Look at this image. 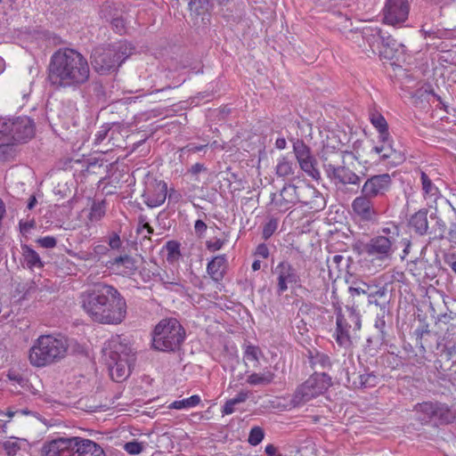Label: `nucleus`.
<instances>
[{
	"instance_id": "21",
	"label": "nucleus",
	"mask_w": 456,
	"mask_h": 456,
	"mask_svg": "<svg viewBox=\"0 0 456 456\" xmlns=\"http://www.w3.org/2000/svg\"><path fill=\"white\" fill-rule=\"evenodd\" d=\"M384 32L378 27H367L362 30V37L365 40L372 53L379 51V45H382Z\"/></svg>"
},
{
	"instance_id": "44",
	"label": "nucleus",
	"mask_w": 456,
	"mask_h": 456,
	"mask_svg": "<svg viewBox=\"0 0 456 456\" xmlns=\"http://www.w3.org/2000/svg\"><path fill=\"white\" fill-rule=\"evenodd\" d=\"M144 230L147 231L148 234L153 233V228L147 222V217L145 216L141 215L138 217L137 232L142 233Z\"/></svg>"
},
{
	"instance_id": "58",
	"label": "nucleus",
	"mask_w": 456,
	"mask_h": 456,
	"mask_svg": "<svg viewBox=\"0 0 456 456\" xmlns=\"http://www.w3.org/2000/svg\"><path fill=\"white\" fill-rule=\"evenodd\" d=\"M195 232L202 233L207 230V224L202 220H197L194 224Z\"/></svg>"
},
{
	"instance_id": "38",
	"label": "nucleus",
	"mask_w": 456,
	"mask_h": 456,
	"mask_svg": "<svg viewBox=\"0 0 456 456\" xmlns=\"http://www.w3.org/2000/svg\"><path fill=\"white\" fill-rule=\"evenodd\" d=\"M22 442L17 438H12L3 444V448L8 456H15L21 449Z\"/></svg>"
},
{
	"instance_id": "36",
	"label": "nucleus",
	"mask_w": 456,
	"mask_h": 456,
	"mask_svg": "<svg viewBox=\"0 0 456 456\" xmlns=\"http://www.w3.org/2000/svg\"><path fill=\"white\" fill-rule=\"evenodd\" d=\"M311 364L314 368L327 369L331 366L329 355L324 353L316 352L310 357Z\"/></svg>"
},
{
	"instance_id": "55",
	"label": "nucleus",
	"mask_w": 456,
	"mask_h": 456,
	"mask_svg": "<svg viewBox=\"0 0 456 456\" xmlns=\"http://www.w3.org/2000/svg\"><path fill=\"white\" fill-rule=\"evenodd\" d=\"M167 248L170 255H179V245L175 241H168L167 244Z\"/></svg>"
},
{
	"instance_id": "17",
	"label": "nucleus",
	"mask_w": 456,
	"mask_h": 456,
	"mask_svg": "<svg viewBox=\"0 0 456 456\" xmlns=\"http://www.w3.org/2000/svg\"><path fill=\"white\" fill-rule=\"evenodd\" d=\"M167 193V185L164 181L148 179L142 193L143 201L150 208L159 207L165 202Z\"/></svg>"
},
{
	"instance_id": "13",
	"label": "nucleus",
	"mask_w": 456,
	"mask_h": 456,
	"mask_svg": "<svg viewBox=\"0 0 456 456\" xmlns=\"http://www.w3.org/2000/svg\"><path fill=\"white\" fill-rule=\"evenodd\" d=\"M392 184V176L388 173L373 175L363 182L360 192L373 200H380L390 191Z\"/></svg>"
},
{
	"instance_id": "51",
	"label": "nucleus",
	"mask_w": 456,
	"mask_h": 456,
	"mask_svg": "<svg viewBox=\"0 0 456 456\" xmlns=\"http://www.w3.org/2000/svg\"><path fill=\"white\" fill-rule=\"evenodd\" d=\"M251 393L249 391L241 390L235 397L232 398L231 401L235 404L244 403Z\"/></svg>"
},
{
	"instance_id": "48",
	"label": "nucleus",
	"mask_w": 456,
	"mask_h": 456,
	"mask_svg": "<svg viewBox=\"0 0 456 456\" xmlns=\"http://www.w3.org/2000/svg\"><path fill=\"white\" fill-rule=\"evenodd\" d=\"M38 244L45 248H53L56 246V239L52 236H46L37 240Z\"/></svg>"
},
{
	"instance_id": "40",
	"label": "nucleus",
	"mask_w": 456,
	"mask_h": 456,
	"mask_svg": "<svg viewBox=\"0 0 456 456\" xmlns=\"http://www.w3.org/2000/svg\"><path fill=\"white\" fill-rule=\"evenodd\" d=\"M28 96H29V92L24 93L20 99H19L18 96H15V98L13 99V105L16 108L15 110L17 112L18 111H29L30 112V111L36 110L35 107H33V106H29V107L26 108V104L24 103V102L28 101Z\"/></svg>"
},
{
	"instance_id": "20",
	"label": "nucleus",
	"mask_w": 456,
	"mask_h": 456,
	"mask_svg": "<svg viewBox=\"0 0 456 456\" xmlns=\"http://www.w3.org/2000/svg\"><path fill=\"white\" fill-rule=\"evenodd\" d=\"M298 184L288 183L283 186L278 195L273 198V202L280 211H287L298 203Z\"/></svg>"
},
{
	"instance_id": "7",
	"label": "nucleus",
	"mask_w": 456,
	"mask_h": 456,
	"mask_svg": "<svg viewBox=\"0 0 456 456\" xmlns=\"http://www.w3.org/2000/svg\"><path fill=\"white\" fill-rule=\"evenodd\" d=\"M185 330L175 318L161 320L152 331V347L161 352H175L183 344Z\"/></svg>"
},
{
	"instance_id": "33",
	"label": "nucleus",
	"mask_w": 456,
	"mask_h": 456,
	"mask_svg": "<svg viewBox=\"0 0 456 456\" xmlns=\"http://www.w3.org/2000/svg\"><path fill=\"white\" fill-rule=\"evenodd\" d=\"M274 378V374L271 371L264 373H252L247 378V382L252 386L268 385Z\"/></svg>"
},
{
	"instance_id": "37",
	"label": "nucleus",
	"mask_w": 456,
	"mask_h": 456,
	"mask_svg": "<svg viewBox=\"0 0 456 456\" xmlns=\"http://www.w3.org/2000/svg\"><path fill=\"white\" fill-rule=\"evenodd\" d=\"M436 403L432 402H424L422 403H418L415 406V410L419 412H421L425 415L424 420L428 421L435 418Z\"/></svg>"
},
{
	"instance_id": "63",
	"label": "nucleus",
	"mask_w": 456,
	"mask_h": 456,
	"mask_svg": "<svg viewBox=\"0 0 456 456\" xmlns=\"http://www.w3.org/2000/svg\"><path fill=\"white\" fill-rule=\"evenodd\" d=\"M286 144L287 142L284 138H278L275 142L276 147L280 150L285 149Z\"/></svg>"
},
{
	"instance_id": "47",
	"label": "nucleus",
	"mask_w": 456,
	"mask_h": 456,
	"mask_svg": "<svg viewBox=\"0 0 456 456\" xmlns=\"http://www.w3.org/2000/svg\"><path fill=\"white\" fill-rule=\"evenodd\" d=\"M207 168L203 164L196 163L192 165L191 167L188 170V174L191 175L195 181H199V174L205 172Z\"/></svg>"
},
{
	"instance_id": "45",
	"label": "nucleus",
	"mask_w": 456,
	"mask_h": 456,
	"mask_svg": "<svg viewBox=\"0 0 456 456\" xmlns=\"http://www.w3.org/2000/svg\"><path fill=\"white\" fill-rule=\"evenodd\" d=\"M396 154V151L393 149L390 137L387 140V142L384 143L383 152H382V159L386 160L393 158Z\"/></svg>"
},
{
	"instance_id": "3",
	"label": "nucleus",
	"mask_w": 456,
	"mask_h": 456,
	"mask_svg": "<svg viewBox=\"0 0 456 456\" xmlns=\"http://www.w3.org/2000/svg\"><path fill=\"white\" fill-rule=\"evenodd\" d=\"M42 456H106L95 442L80 436H61L45 442Z\"/></svg>"
},
{
	"instance_id": "25",
	"label": "nucleus",
	"mask_w": 456,
	"mask_h": 456,
	"mask_svg": "<svg viewBox=\"0 0 456 456\" xmlns=\"http://www.w3.org/2000/svg\"><path fill=\"white\" fill-rule=\"evenodd\" d=\"M382 46L385 47L384 52L379 51L381 54H384L386 58L392 59L396 57V53L401 49L402 52H404L405 45L402 43H398L395 38H393L390 35L384 33Z\"/></svg>"
},
{
	"instance_id": "56",
	"label": "nucleus",
	"mask_w": 456,
	"mask_h": 456,
	"mask_svg": "<svg viewBox=\"0 0 456 456\" xmlns=\"http://www.w3.org/2000/svg\"><path fill=\"white\" fill-rule=\"evenodd\" d=\"M235 404L230 400L224 403L222 412L223 414L229 415L234 412Z\"/></svg>"
},
{
	"instance_id": "15",
	"label": "nucleus",
	"mask_w": 456,
	"mask_h": 456,
	"mask_svg": "<svg viewBox=\"0 0 456 456\" xmlns=\"http://www.w3.org/2000/svg\"><path fill=\"white\" fill-rule=\"evenodd\" d=\"M324 169L328 177L337 186L354 185L359 187L361 184V177L347 167L326 163Z\"/></svg>"
},
{
	"instance_id": "53",
	"label": "nucleus",
	"mask_w": 456,
	"mask_h": 456,
	"mask_svg": "<svg viewBox=\"0 0 456 456\" xmlns=\"http://www.w3.org/2000/svg\"><path fill=\"white\" fill-rule=\"evenodd\" d=\"M446 230V225L444 222H443L441 219H438L436 221V228L435 229L436 237L439 239H443L444 237Z\"/></svg>"
},
{
	"instance_id": "16",
	"label": "nucleus",
	"mask_w": 456,
	"mask_h": 456,
	"mask_svg": "<svg viewBox=\"0 0 456 456\" xmlns=\"http://www.w3.org/2000/svg\"><path fill=\"white\" fill-rule=\"evenodd\" d=\"M351 208L354 216L362 222H374L379 216L375 200L362 192L354 199Z\"/></svg>"
},
{
	"instance_id": "1",
	"label": "nucleus",
	"mask_w": 456,
	"mask_h": 456,
	"mask_svg": "<svg viewBox=\"0 0 456 456\" xmlns=\"http://www.w3.org/2000/svg\"><path fill=\"white\" fill-rule=\"evenodd\" d=\"M82 307L95 322L117 325L126 316V302L118 290L107 284H98L82 295Z\"/></svg>"
},
{
	"instance_id": "46",
	"label": "nucleus",
	"mask_w": 456,
	"mask_h": 456,
	"mask_svg": "<svg viewBox=\"0 0 456 456\" xmlns=\"http://www.w3.org/2000/svg\"><path fill=\"white\" fill-rule=\"evenodd\" d=\"M277 229V221L270 220L263 229V236L265 239H268Z\"/></svg>"
},
{
	"instance_id": "26",
	"label": "nucleus",
	"mask_w": 456,
	"mask_h": 456,
	"mask_svg": "<svg viewBox=\"0 0 456 456\" xmlns=\"http://www.w3.org/2000/svg\"><path fill=\"white\" fill-rule=\"evenodd\" d=\"M352 384L355 388L374 387L379 383V378L372 372L363 374H353Z\"/></svg>"
},
{
	"instance_id": "24",
	"label": "nucleus",
	"mask_w": 456,
	"mask_h": 456,
	"mask_svg": "<svg viewBox=\"0 0 456 456\" xmlns=\"http://www.w3.org/2000/svg\"><path fill=\"white\" fill-rule=\"evenodd\" d=\"M387 289L386 286H379L375 284L374 289L367 295L368 304L370 305H375L381 310L386 308V305L388 302L387 300Z\"/></svg>"
},
{
	"instance_id": "14",
	"label": "nucleus",
	"mask_w": 456,
	"mask_h": 456,
	"mask_svg": "<svg viewBox=\"0 0 456 456\" xmlns=\"http://www.w3.org/2000/svg\"><path fill=\"white\" fill-rule=\"evenodd\" d=\"M410 12L408 0H387L383 8V22L396 26L407 20Z\"/></svg>"
},
{
	"instance_id": "34",
	"label": "nucleus",
	"mask_w": 456,
	"mask_h": 456,
	"mask_svg": "<svg viewBox=\"0 0 456 456\" xmlns=\"http://www.w3.org/2000/svg\"><path fill=\"white\" fill-rule=\"evenodd\" d=\"M261 354V350L259 347L248 345L245 347L243 359L246 363H251V365L255 368L259 365V355Z\"/></svg>"
},
{
	"instance_id": "12",
	"label": "nucleus",
	"mask_w": 456,
	"mask_h": 456,
	"mask_svg": "<svg viewBox=\"0 0 456 456\" xmlns=\"http://www.w3.org/2000/svg\"><path fill=\"white\" fill-rule=\"evenodd\" d=\"M276 279L277 290L280 296L289 288L300 287L301 278L297 270L288 261L280 262L273 270Z\"/></svg>"
},
{
	"instance_id": "22",
	"label": "nucleus",
	"mask_w": 456,
	"mask_h": 456,
	"mask_svg": "<svg viewBox=\"0 0 456 456\" xmlns=\"http://www.w3.org/2000/svg\"><path fill=\"white\" fill-rule=\"evenodd\" d=\"M226 263L225 255H219L208 264L207 272L215 281H219L224 278Z\"/></svg>"
},
{
	"instance_id": "35",
	"label": "nucleus",
	"mask_w": 456,
	"mask_h": 456,
	"mask_svg": "<svg viewBox=\"0 0 456 456\" xmlns=\"http://www.w3.org/2000/svg\"><path fill=\"white\" fill-rule=\"evenodd\" d=\"M200 397L197 395H191V397L173 402L169 405V408L176 410L192 408L200 404Z\"/></svg>"
},
{
	"instance_id": "62",
	"label": "nucleus",
	"mask_w": 456,
	"mask_h": 456,
	"mask_svg": "<svg viewBox=\"0 0 456 456\" xmlns=\"http://www.w3.org/2000/svg\"><path fill=\"white\" fill-rule=\"evenodd\" d=\"M265 452L269 456H274L277 453V448L273 444H270L265 446Z\"/></svg>"
},
{
	"instance_id": "6",
	"label": "nucleus",
	"mask_w": 456,
	"mask_h": 456,
	"mask_svg": "<svg viewBox=\"0 0 456 456\" xmlns=\"http://www.w3.org/2000/svg\"><path fill=\"white\" fill-rule=\"evenodd\" d=\"M134 52L132 44L120 41L108 46L97 47L91 56V63L100 75L115 72Z\"/></svg>"
},
{
	"instance_id": "9",
	"label": "nucleus",
	"mask_w": 456,
	"mask_h": 456,
	"mask_svg": "<svg viewBox=\"0 0 456 456\" xmlns=\"http://www.w3.org/2000/svg\"><path fill=\"white\" fill-rule=\"evenodd\" d=\"M336 325L337 343L340 346L348 348L361 329V316L354 307L346 306L345 312L338 308L336 313Z\"/></svg>"
},
{
	"instance_id": "18",
	"label": "nucleus",
	"mask_w": 456,
	"mask_h": 456,
	"mask_svg": "<svg viewBox=\"0 0 456 456\" xmlns=\"http://www.w3.org/2000/svg\"><path fill=\"white\" fill-rule=\"evenodd\" d=\"M293 150L301 169L309 176L318 178L320 173L315 167V159L311 155L309 147L303 141L297 140L293 144Z\"/></svg>"
},
{
	"instance_id": "28",
	"label": "nucleus",
	"mask_w": 456,
	"mask_h": 456,
	"mask_svg": "<svg viewBox=\"0 0 456 456\" xmlns=\"http://www.w3.org/2000/svg\"><path fill=\"white\" fill-rule=\"evenodd\" d=\"M420 178L425 199L429 200L431 202H436L439 197L438 188L432 183L425 172H421Z\"/></svg>"
},
{
	"instance_id": "5",
	"label": "nucleus",
	"mask_w": 456,
	"mask_h": 456,
	"mask_svg": "<svg viewBox=\"0 0 456 456\" xmlns=\"http://www.w3.org/2000/svg\"><path fill=\"white\" fill-rule=\"evenodd\" d=\"M105 363L114 381L125 380L131 371L134 354L126 339L117 337L108 342L102 349Z\"/></svg>"
},
{
	"instance_id": "59",
	"label": "nucleus",
	"mask_w": 456,
	"mask_h": 456,
	"mask_svg": "<svg viewBox=\"0 0 456 456\" xmlns=\"http://www.w3.org/2000/svg\"><path fill=\"white\" fill-rule=\"evenodd\" d=\"M207 145H195V144H188L186 147H184L183 150H187L191 152H198L205 149Z\"/></svg>"
},
{
	"instance_id": "23",
	"label": "nucleus",
	"mask_w": 456,
	"mask_h": 456,
	"mask_svg": "<svg viewBox=\"0 0 456 456\" xmlns=\"http://www.w3.org/2000/svg\"><path fill=\"white\" fill-rule=\"evenodd\" d=\"M110 263L126 276L133 275L138 268L135 259L128 255L115 257Z\"/></svg>"
},
{
	"instance_id": "29",
	"label": "nucleus",
	"mask_w": 456,
	"mask_h": 456,
	"mask_svg": "<svg viewBox=\"0 0 456 456\" xmlns=\"http://www.w3.org/2000/svg\"><path fill=\"white\" fill-rule=\"evenodd\" d=\"M21 248L23 264L28 268L33 269L36 267L40 268L43 266L39 255L34 249L27 245H23Z\"/></svg>"
},
{
	"instance_id": "42",
	"label": "nucleus",
	"mask_w": 456,
	"mask_h": 456,
	"mask_svg": "<svg viewBox=\"0 0 456 456\" xmlns=\"http://www.w3.org/2000/svg\"><path fill=\"white\" fill-rule=\"evenodd\" d=\"M105 215V206L104 203H94L90 211V219L92 221H99L101 220Z\"/></svg>"
},
{
	"instance_id": "64",
	"label": "nucleus",
	"mask_w": 456,
	"mask_h": 456,
	"mask_svg": "<svg viewBox=\"0 0 456 456\" xmlns=\"http://www.w3.org/2000/svg\"><path fill=\"white\" fill-rule=\"evenodd\" d=\"M107 248L103 245H97L94 247V251L96 254H105L107 252Z\"/></svg>"
},
{
	"instance_id": "32",
	"label": "nucleus",
	"mask_w": 456,
	"mask_h": 456,
	"mask_svg": "<svg viewBox=\"0 0 456 456\" xmlns=\"http://www.w3.org/2000/svg\"><path fill=\"white\" fill-rule=\"evenodd\" d=\"M434 419L441 424H448L455 419V414L446 404L436 403Z\"/></svg>"
},
{
	"instance_id": "52",
	"label": "nucleus",
	"mask_w": 456,
	"mask_h": 456,
	"mask_svg": "<svg viewBox=\"0 0 456 456\" xmlns=\"http://www.w3.org/2000/svg\"><path fill=\"white\" fill-rule=\"evenodd\" d=\"M444 263L452 268V270L456 273V254L450 253L444 255Z\"/></svg>"
},
{
	"instance_id": "60",
	"label": "nucleus",
	"mask_w": 456,
	"mask_h": 456,
	"mask_svg": "<svg viewBox=\"0 0 456 456\" xmlns=\"http://www.w3.org/2000/svg\"><path fill=\"white\" fill-rule=\"evenodd\" d=\"M159 281L163 283V284H171V285H175V286H182L180 284V282L178 281V280H175V279H173V280H170L168 278V275H166V278L163 277V276H159Z\"/></svg>"
},
{
	"instance_id": "2",
	"label": "nucleus",
	"mask_w": 456,
	"mask_h": 456,
	"mask_svg": "<svg viewBox=\"0 0 456 456\" xmlns=\"http://www.w3.org/2000/svg\"><path fill=\"white\" fill-rule=\"evenodd\" d=\"M49 81L57 86H76L89 79L90 68L86 57L79 52L66 48L58 50L51 58L48 69Z\"/></svg>"
},
{
	"instance_id": "43",
	"label": "nucleus",
	"mask_w": 456,
	"mask_h": 456,
	"mask_svg": "<svg viewBox=\"0 0 456 456\" xmlns=\"http://www.w3.org/2000/svg\"><path fill=\"white\" fill-rule=\"evenodd\" d=\"M124 449L129 454L136 455L142 452L143 445L139 442L131 441L125 444Z\"/></svg>"
},
{
	"instance_id": "57",
	"label": "nucleus",
	"mask_w": 456,
	"mask_h": 456,
	"mask_svg": "<svg viewBox=\"0 0 456 456\" xmlns=\"http://www.w3.org/2000/svg\"><path fill=\"white\" fill-rule=\"evenodd\" d=\"M344 260V256L341 255H334L330 259H328L329 267L332 265H335L336 267H338L340 263Z\"/></svg>"
},
{
	"instance_id": "19",
	"label": "nucleus",
	"mask_w": 456,
	"mask_h": 456,
	"mask_svg": "<svg viewBox=\"0 0 456 456\" xmlns=\"http://www.w3.org/2000/svg\"><path fill=\"white\" fill-rule=\"evenodd\" d=\"M297 193L298 203H302L313 211H320L326 205L323 196L312 185L305 183H299Z\"/></svg>"
},
{
	"instance_id": "41",
	"label": "nucleus",
	"mask_w": 456,
	"mask_h": 456,
	"mask_svg": "<svg viewBox=\"0 0 456 456\" xmlns=\"http://www.w3.org/2000/svg\"><path fill=\"white\" fill-rule=\"evenodd\" d=\"M264 436V430L259 427H254L249 432L248 441L251 445H257L262 442Z\"/></svg>"
},
{
	"instance_id": "49",
	"label": "nucleus",
	"mask_w": 456,
	"mask_h": 456,
	"mask_svg": "<svg viewBox=\"0 0 456 456\" xmlns=\"http://www.w3.org/2000/svg\"><path fill=\"white\" fill-rule=\"evenodd\" d=\"M224 240L221 239H216L214 241L208 240L206 242L207 248L210 251H217L223 248Z\"/></svg>"
},
{
	"instance_id": "39",
	"label": "nucleus",
	"mask_w": 456,
	"mask_h": 456,
	"mask_svg": "<svg viewBox=\"0 0 456 456\" xmlns=\"http://www.w3.org/2000/svg\"><path fill=\"white\" fill-rule=\"evenodd\" d=\"M293 164L285 158L280 159L276 167V174L279 176H288L293 174Z\"/></svg>"
},
{
	"instance_id": "30",
	"label": "nucleus",
	"mask_w": 456,
	"mask_h": 456,
	"mask_svg": "<svg viewBox=\"0 0 456 456\" xmlns=\"http://www.w3.org/2000/svg\"><path fill=\"white\" fill-rule=\"evenodd\" d=\"M349 283L348 292L351 297L362 295H368L371 289H374L375 284L367 283L362 280H353L351 281H347Z\"/></svg>"
},
{
	"instance_id": "54",
	"label": "nucleus",
	"mask_w": 456,
	"mask_h": 456,
	"mask_svg": "<svg viewBox=\"0 0 456 456\" xmlns=\"http://www.w3.org/2000/svg\"><path fill=\"white\" fill-rule=\"evenodd\" d=\"M122 245V241L120 240V237L117 233H113L110 239H109V246L112 249H118Z\"/></svg>"
},
{
	"instance_id": "31",
	"label": "nucleus",
	"mask_w": 456,
	"mask_h": 456,
	"mask_svg": "<svg viewBox=\"0 0 456 456\" xmlns=\"http://www.w3.org/2000/svg\"><path fill=\"white\" fill-rule=\"evenodd\" d=\"M370 122L379 133V142L384 143L387 142L390 134L388 132V125L384 116H370Z\"/></svg>"
},
{
	"instance_id": "11",
	"label": "nucleus",
	"mask_w": 456,
	"mask_h": 456,
	"mask_svg": "<svg viewBox=\"0 0 456 456\" xmlns=\"http://www.w3.org/2000/svg\"><path fill=\"white\" fill-rule=\"evenodd\" d=\"M1 118L4 123L1 127L7 130L13 146L34 136L35 125L28 116H1Z\"/></svg>"
},
{
	"instance_id": "8",
	"label": "nucleus",
	"mask_w": 456,
	"mask_h": 456,
	"mask_svg": "<svg viewBox=\"0 0 456 456\" xmlns=\"http://www.w3.org/2000/svg\"><path fill=\"white\" fill-rule=\"evenodd\" d=\"M396 227H384L382 234L371 238L365 245L364 251L370 257L372 263H377L380 267H386L391 261L396 249L395 242L397 232Z\"/></svg>"
},
{
	"instance_id": "4",
	"label": "nucleus",
	"mask_w": 456,
	"mask_h": 456,
	"mask_svg": "<svg viewBox=\"0 0 456 456\" xmlns=\"http://www.w3.org/2000/svg\"><path fill=\"white\" fill-rule=\"evenodd\" d=\"M69 346V339L61 335H42L28 351V360L35 367H45L64 358Z\"/></svg>"
},
{
	"instance_id": "10",
	"label": "nucleus",
	"mask_w": 456,
	"mask_h": 456,
	"mask_svg": "<svg viewBox=\"0 0 456 456\" xmlns=\"http://www.w3.org/2000/svg\"><path fill=\"white\" fill-rule=\"evenodd\" d=\"M330 385L331 379L327 374L315 372L296 389L292 403L294 406L302 405L322 395Z\"/></svg>"
},
{
	"instance_id": "50",
	"label": "nucleus",
	"mask_w": 456,
	"mask_h": 456,
	"mask_svg": "<svg viewBox=\"0 0 456 456\" xmlns=\"http://www.w3.org/2000/svg\"><path fill=\"white\" fill-rule=\"evenodd\" d=\"M110 125H104L101 127V129L95 134V143H101L107 136L108 132L110 131Z\"/></svg>"
},
{
	"instance_id": "61",
	"label": "nucleus",
	"mask_w": 456,
	"mask_h": 456,
	"mask_svg": "<svg viewBox=\"0 0 456 456\" xmlns=\"http://www.w3.org/2000/svg\"><path fill=\"white\" fill-rule=\"evenodd\" d=\"M112 26H114L117 28V31L118 33H122L125 28L123 20L118 18L114 19L112 20Z\"/></svg>"
},
{
	"instance_id": "27",
	"label": "nucleus",
	"mask_w": 456,
	"mask_h": 456,
	"mask_svg": "<svg viewBox=\"0 0 456 456\" xmlns=\"http://www.w3.org/2000/svg\"><path fill=\"white\" fill-rule=\"evenodd\" d=\"M410 225L417 233L420 235L425 234L428 229V212L426 210H419L415 213L410 220Z\"/></svg>"
}]
</instances>
